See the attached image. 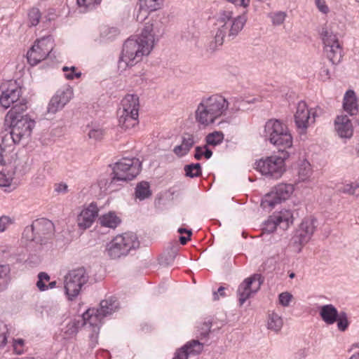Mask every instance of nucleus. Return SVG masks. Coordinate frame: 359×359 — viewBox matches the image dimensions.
Segmentation results:
<instances>
[{
    "mask_svg": "<svg viewBox=\"0 0 359 359\" xmlns=\"http://www.w3.org/2000/svg\"><path fill=\"white\" fill-rule=\"evenodd\" d=\"M157 24L146 23L139 36L128 39L123 46L122 54L119 61L120 65L133 66L142 60L143 56L148 55L155 43L154 27Z\"/></svg>",
    "mask_w": 359,
    "mask_h": 359,
    "instance_id": "obj_1",
    "label": "nucleus"
},
{
    "mask_svg": "<svg viewBox=\"0 0 359 359\" xmlns=\"http://www.w3.org/2000/svg\"><path fill=\"white\" fill-rule=\"evenodd\" d=\"M247 20L246 11L236 17L229 9L220 11L215 23L214 39L210 42L208 50L212 53L223 44L225 39L229 41L234 39L242 31Z\"/></svg>",
    "mask_w": 359,
    "mask_h": 359,
    "instance_id": "obj_2",
    "label": "nucleus"
},
{
    "mask_svg": "<svg viewBox=\"0 0 359 359\" xmlns=\"http://www.w3.org/2000/svg\"><path fill=\"white\" fill-rule=\"evenodd\" d=\"M54 234L53 223L49 219L41 218L36 219L25 228L22 238L27 241V248L29 252L38 254L51 248Z\"/></svg>",
    "mask_w": 359,
    "mask_h": 359,
    "instance_id": "obj_3",
    "label": "nucleus"
},
{
    "mask_svg": "<svg viewBox=\"0 0 359 359\" xmlns=\"http://www.w3.org/2000/svg\"><path fill=\"white\" fill-rule=\"evenodd\" d=\"M228 108L229 102L222 95L214 94L204 96L197 105L194 114L195 120L198 125L208 127L224 116Z\"/></svg>",
    "mask_w": 359,
    "mask_h": 359,
    "instance_id": "obj_4",
    "label": "nucleus"
},
{
    "mask_svg": "<svg viewBox=\"0 0 359 359\" xmlns=\"http://www.w3.org/2000/svg\"><path fill=\"white\" fill-rule=\"evenodd\" d=\"M27 108L25 103L16 104L6 116V121L9 123L13 135L20 144L28 142L35 126V121L27 114H23Z\"/></svg>",
    "mask_w": 359,
    "mask_h": 359,
    "instance_id": "obj_5",
    "label": "nucleus"
},
{
    "mask_svg": "<svg viewBox=\"0 0 359 359\" xmlns=\"http://www.w3.org/2000/svg\"><path fill=\"white\" fill-rule=\"evenodd\" d=\"M264 136L273 145L283 149L292 146V137L286 125L277 119L269 120L264 126Z\"/></svg>",
    "mask_w": 359,
    "mask_h": 359,
    "instance_id": "obj_6",
    "label": "nucleus"
},
{
    "mask_svg": "<svg viewBox=\"0 0 359 359\" xmlns=\"http://www.w3.org/2000/svg\"><path fill=\"white\" fill-rule=\"evenodd\" d=\"M141 162L136 158H123L113 168L114 177L109 187L113 188L118 182H126L133 180L140 172Z\"/></svg>",
    "mask_w": 359,
    "mask_h": 359,
    "instance_id": "obj_7",
    "label": "nucleus"
},
{
    "mask_svg": "<svg viewBox=\"0 0 359 359\" xmlns=\"http://www.w3.org/2000/svg\"><path fill=\"white\" fill-rule=\"evenodd\" d=\"M140 242L135 234L125 233L116 236L107 246V252L111 259L127 255L133 249L139 247Z\"/></svg>",
    "mask_w": 359,
    "mask_h": 359,
    "instance_id": "obj_8",
    "label": "nucleus"
},
{
    "mask_svg": "<svg viewBox=\"0 0 359 359\" xmlns=\"http://www.w3.org/2000/svg\"><path fill=\"white\" fill-rule=\"evenodd\" d=\"M287 156V153H285L283 156H271L261 158L256 161L255 169L263 175L278 179L281 177L285 170V158Z\"/></svg>",
    "mask_w": 359,
    "mask_h": 359,
    "instance_id": "obj_9",
    "label": "nucleus"
},
{
    "mask_svg": "<svg viewBox=\"0 0 359 359\" xmlns=\"http://www.w3.org/2000/svg\"><path fill=\"white\" fill-rule=\"evenodd\" d=\"M88 276L83 267H80L70 271L65 276V294L70 300L76 297L82 287L88 282Z\"/></svg>",
    "mask_w": 359,
    "mask_h": 359,
    "instance_id": "obj_10",
    "label": "nucleus"
},
{
    "mask_svg": "<svg viewBox=\"0 0 359 359\" xmlns=\"http://www.w3.org/2000/svg\"><path fill=\"white\" fill-rule=\"evenodd\" d=\"M320 34L327 57L333 65L339 63L342 58V48L337 35L327 28H323Z\"/></svg>",
    "mask_w": 359,
    "mask_h": 359,
    "instance_id": "obj_11",
    "label": "nucleus"
},
{
    "mask_svg": "<svg viewBox=\"0 0 359 359\" xmlns=\"http://www.w3.org/2000/svg\"><path fill=\"white\" fill-rule=\"evenodd\" d=\"M53 50V41L50 36L37 40L27 53L29 64L36 65L49 56Z\"/></svg>",
    "mask_w": 359,
    "mask_h": 359,
    "instance_id": "obj_12",
    "label": "nucleus"
},
{
    "mask_svg": "<svg viewBox=\"0 0 359 359\" xmlns=\"http://www.w3.org/2000/svg\"><path fill=\"white\" fill-rule=\"evenodd\" d=\"M294 191V187L290 184H279L267 194L262 201L263 208H273L276 204L287 200Z\"/></svg>",
    "mask_w": 359,
    "mask_h": 359,
    "instance_id": "obj_13",
    "label": "nucleus"
},
{
    "mask_svg": "<svg viewBox=\"0 0 359 359\" xmlns=\"http://www.w3.org/2000/svg\"><path fill=\"white\" fill-rule=\"evenodd\" d=\"M263 283L262 276L255 273L245 278L238 286L237 295L240 305L242 306L252 295L257 292Z\"/></svg>",
    "mask_w": 359,
    "mask_h": 359,
    "instance_id": "obj_14",
    "label": "nucleus"
},
{
    "mask_svg": "<svg viewBox=\"0 0 359 359\" xmlns=\"http://www.w3.org/2000/svg\"><path fill=\"white\" fill-rule=\"evenodd\" d=\"M292 222V214L289 210L280 211L277 214L270 216L263 224L262 231L264 233L273 232L278 226L285 230L288 228L290 223Z\"/></svg>",
    "mask_w": 359,
    "mask_h": 359,
    "instance_id": "obj_15",
    "label": "nucleus"
},
{
    "mask_svg": "<svg viewBox=\"0 0 359 359\" xmlns=\"http://www.w3.org/2000/svg\"><path fill=\"white\" fill-rule=\"evenodd\" d=\"M296 127L301 135L306 134L307 128L315 122V114L308 109L305 102L300 101L294 114Z\"/></svg>",
    "mask_w": 359,
    "mask_h": 359,
    "instance_id": "obj_16",
    "label": "nucleus"
},
{
    "mask_svg": "<svg viewBox=\"0 0 359 359\" xmlns=\"http://www.w3.org/2000/svg\"><path fill=\"white\" fill-rule=\"evenodd\" d=\"M20 97L21 88L15 81H10L8 88L2 90L0 104L5 109H8L11 105H13V108L16 104L20 103H25L27 105L25 100L24 99L20 100Z\"/></svg>",
    "mask_w": 359,
    "mask_h": 359,
    "instance_id": "obj_17",
    "label": "nucleus"
},
{
    "mask_svg": "<svg viewBox=\"0 0 359 359\" xmlns=\"http://www.w3.org/2000/svg\"><path fill=\"white\" fill-rule=\"evenodd\" d=\"M316 219L313 217L304 219L293 237L294 242L301 245L307 243L316 231Z\"/></svg>",
    "mask_w": 359,
    "mask_h": 359,
    "instance_id": "obj_18",
    "label": "nucleus"
},
{
    "mask_svg": "<svg viewBox=\"0 0 359 359\" xmlns=\"http://www.w3.org/2000/svg\"><path fill=\"white\" fill-rule=\"evenodd\" d=\"M72 97L73 90L72 88L68 86L59 89L49 102L48 112L55 114L61 110L70 101Z\"/></svg>",
    "mask_w": 359,
    "mask_h": 359,
    "instance_id": "obj_19",
    "label": "nucleus"
},
{
    "mask_svg": "<svg viewBox=\"0 0 359 359\" xmlns=\"http://www.w3.org/2000/svg\"><path fill=\"white\" fill-rule=\"evenodd\" d=\"M13 170H8L7 173L0 172V187L4 188V191L11 192L17 188V184L13 182V175L15 173L23 175L25 172V163L20 160L15 161Z\"/></svg>",
    "mask_w": 359,
    "mask_h": 359,
    "instance_id": "obj_20",
    "label": "nucleus"
},
{
    "mask_svg": "<svg viewBox=\"0 0 359 359\" xmlns=\"http://www.w3.org/2000/svg\"><path fill=\"white\" fill-rule=\"evenodd\" d=\"M203 349V344L202 343L198 340H191L177 349L172 359H196Z\"/></svg>",
    "mask_w": 359,
    "mask_h": 359,
    "instance_id": "obj_21",
    "label": "nucleus"
},
{
    "mask_svg": "<svg viewBox=\"0 0 359 359\" xmlns=\"http://www.w3.org/2000/svg\"><path fill=\"white\" fill-rule=\"evenodd\" d=\"M98 210L97 205L94 203H91L87 208H84L77 217L79 226L83 229L89 228L97 217Z\"/></svg>",
    "mask_w": 359,
    "mask_h": 359,
    "instance_id": "obj_22",
    "label": "nucleus"
},
{
    "mask_svg": "<svg viewBox=\"0 0 359 359\" xmlns=\"http://www.w3.org/2000/svg\"><path fill=\"white\" fill-rule=\"evenodd\" d=\"M118 308L119 304L117 299L114 297H110L109 299L102 300L100 302V308L97 309H94V320L100 322L104 317L112 314L116 311Z\"/></svg>",
    "mask_w": 359,
    "mask_h": 359,
    "instance_id": "obj_23",
    "label": "nucleus"
},
{
    "mask_svg": "<svg viewBox=\"0 0 359 359\" xmlns=\"http://www.w3.org/2000/svg\"><path fill=\"white\" fill-rule=\"evenodd\" d=\"M93 313H95L94 308L89 309L83 314L81 319L74 320L69 322L67 325L65 333L68 335H74L78 332L81 327L84 326L87 327L88 324L92 325L94 318Z\"/></svg>",
    "mask_w": 359,
    "mask_h": 359,
    "instance_id": "obj_24",
    "label": "nucleus"
},
{
    "mask_svg": "<svg viewBox=\"0 0 359 359\" xmlns=\"http://www.w3.org/2000/svg\"><path fill=\"white\" fill-rule=\"evenodd\" d=\"M335 130L341 137L349 138L353 135V126L346 115L338 116L334 121Z\"/></svg>",
    "mask_w": 359,
    "mask_h": 359,
    "instance_id": "obj_25",
    "label": "nucleus"
},
{
    "mask_svg": "<svg viewBox=\"0 0 359 359\" xmlns=\"http://www.w3.org/2000/svg\"><path fill=\"white\" fill-rule=\"evenodd\" d=\"M196 143V137L190 133H184L182 137V143L174 147L173 152L179 157L187 155Z\"/></svg>",
    "mask_w": 359,
    "mask_h": 359,
    "instance_id": "obj_26",
    "label": "nucleus"
},
{
    "mask_svg": "<svg viewBox=\"0 0 359 359\" xmlns=\"http://www.w3.org/2000/svg\"><path fill=\"white\" fill-rule=\"evenodd\" d=\"M121 107L118 109L126 113L139 114L140 101L139 97L134 94L126 95L121 100Z\"/></svg>",
    "mask_w": 359,
    "mask_h": 359,
    "instance_id": "obj_27",
    "label": "nucleus"
},
{
    "mask_svg": "<svg viewBox=\"0 0 359 359\" xmlns=\"http://www.w3.org/2000/svg\"><path fill=\"white\" fill-rule=\"evenodd\" d=\"M118 126L124 130H127L134 128L139 123V114L126 113L125 111H118Z\"/></svg>",
    "mask_w": 359,
    "mask_h": 359,
    "instance_id": "obj_28",
    "label": "nucleus"
},
{
    "mask_svg": "<svg viewBox=\"0 0 359 359\" xmlns=\"http://www.w3.org/2000/svg\"><path fill=\"white\" fill-rule=\"evenodd\" d=\"M319 314L327 325H333L337 320L339 313L332 304H326L320 307Z\"/></svg>",
    "mask_w": 359,
    "mask_h": 359,
    "instance_id": "obj_29",
    "label": "nucleus"
},
{
    "mask_svg": "<svg viewBox=\"0 0 359 359\" xmlns=\"http://www.w3.org/2000/svg\"><path fill=\"white\" fill-rule=\"evenodd\" d=\"M343 108L351 116L358 113L357 97L353 90H348L346 92L343 100Z\"/></svg>",
    "mask_w": 359,
    "mask_h": 359,
    "instance_id": "obj_30",
    "label": "nucleus"
},
{
    "mask_svg": "<svg viewBox=\"0 0 359 359\" xmlns=\"http://www.w3.org/2000/svg\"><path fill=\"white\" fill-rule=\"evenodd\" d=\"M99 222L102 226L115 229L121 223V219L115 212H109L101 216Z\"/></svg>",
    "mask_w": 359,
    "mask_h": 359,
    "instance_id": "obj_31",
    "label": "nucleus"
},
{
    "mask_svg": "<svg viewBox=\"0 0 359 359\" xmlns=\"http://www.w3.org/2000/svg\"><path fill=\"white\" fill-rule=\"evenodd\" d=\"M17 140L13 135V132L10 129L9 131L5 130L0 135V149L7 150L12 147L14 144H19Z\"/></svg>",
    "mask_w": 359,
    "mask_h": 359,
    "instance_id": "obj_32",
    "label": "nucleus"
},
{
    "mask_svg": "<svg viewBox=\"0 0 359 359\" xmlns=\"http://www.w3.org/2000/svg\"><path fill=\"white\" fill-rule=\"evenodd\" d=\"M297 174L299 181L305 182L309 180L312 175V169L308 161L302 160L299 163Z\"/></svg>",
    "mask_w": 359,
    "mask_h": 359,
    "instance_id": "obj_33",
    "label": "nucleus"
},
{
    "mask_svg": "<svg viewBox=\"0 0 359 359\" xmlns=\"http://www.w3.org/2000/svg\"><path fill=\"white\" fill-rule=\"evenodd\" d=\"M151 195L150 187L148 182H141L138 183L135 188V198L140 201H143Z\"/></svg>",
    "mask_w": 359,
    "mask_h": 359,
    "instance_id": "obj_34",
    "label": "nucleus"
},
{
    "mask_svg": "<svg viewBox=\"0 0 359 359\" xmlns=\"http://www.w3.org/2000/svg\"><path fill=\"white\" fill-rule=\"evenodd\" d=\"M283 325V319L279 315L274 312L269 314L267 322L268 329L273 332H278L282 328Z\"/></svg>",
    "mask_w": 359,
    "mask_h": 359,
    "instance_id": "obj_35",
    "label": "nucleus"
},
{
    "mask_svg": "<svg viewBox=\"0 0 359 359\" xmlns=\"http://www.w3.org/2000/svg\"><path fill=\"white\" fill-rule=\"evenodd\" d=\"M10 267L8 265H0V290H4L10 280Z\"/></svg>",
    "mask_w": 359,
    "mask_h": 359,
    "instance_id": "obj_36",
    "label": "nucleus"
},
{
    "mask_svg": "<svg viewBox=\"0 0 359 359\" xmlns=\"http://www.w3.org/2000/svg\"><path fill=\"white\" fill-rule=\"evenodd\" d=\"M224 137L222 132L215 131L206 136L205 141L208 145L217 146L223 142Z\"/></svg>",
    "mask_w": 359,
    "mask_h": 359,
    "instance_id": "obj_37",
    "label": "nucleus"
},
{
    "mask_svg": "<svg viewBox=\"0 0 359 359\" xmlns=\"http://www.w3.org/2000/svg\"><path fill=\"white\" fill-rule=\"evenodd\" d=\"M185 175L191 178L199 177L202 174L200 163L186 165L184 168Z\"/></svg>",
    "mask_w": 359,
    "mask_h": 359,
    "instance_id": "obj_38",
    "label": "nucleus"
},
{
    "mask_svg": "<svg viewBox=\"0 0 359 359\" xmlns=\"http://www.w3.org/2000/svg\"><path fill=\"white\" fill-rule=\"evenodd\" d=\"M98 321L93 319V323L92 325L88 324L86 328L90 329L91 334L89 335L90 345L95 346L97 344L98 334L100 332V327L98 325Z\"/></svg>",
    "mask_w": 359,
    "mask_h": 359,
    "instance_id": "obj_39",
    "label": "nucleus"
},
{
    "mask_svg": "<svg viewBox=\"0 0 359 359\" xmlns=\"http://www.w3.org/2000/svg\"><path fill=\"white\" fill-rule=\"evenodd\" d=\"M104 135V131L102 128L98 126H93L89 128L88 136L89 139L93 141L101 140Z\"/></svg>",
    "mask_w": 359,
    "mask_h": 359,
    "instance_id": "obj_40",
    "label": "nucleus"
},
{
    "mask_svg": "<svg viewBox=\"0 0 359 359\" xmlns=\"http://www.w3.org/2000/svg\"><path fill=\"white\" fill-rule=\"evenodd\" d=\"M164 0H141L142 6L145 7L149 11H155L163 5Z\"/></svg>",
    "mask_w": 359,
    "mask_h": 359,
    "instance_id": "obj_41",
    "label": "nucleus"
},
{
    "mask_svg": "<svg viewBox=\"0 0 359 359\" xmlns=\"http://www.w3.org/2000/svg\"><path fill=\"white\" fill-rule=\"evenodd\" d=\"M212 155V151L208 149L206 146L196 147L195 148L194 158L196 160H201L203 156L206 159H209Z\"/></svg>",
    "mask_w": 359,
    "mask_h": 359,
    "instance_id": "obj_42",
    "label": "nucleus"
},
{
    "mask_svg": "<svg viewBox=\"0 0 359 359\" xmlns=\"http://www.w3.org/2000/svg\"><path fill=\"white\" fill-rule=\"evenodd\" d=\"M28 19L30 26H36L41 19V13L36 8H32L28 13Z\"/></svg>",
    "mask_w": 359,
    "mask_h": 359,
    "instance_id": "obj_43",
    "label": "nucleus"
},
{
    "mask_svg": "<svg viewBox=\"0 0 359 359\" xmlns=\"http://www.w3.org/2000/svg\"><path fill=\"white\" fill-rule=\"evenodd\" d=\"M337 323L338 330L341 332H344L348 328L349 325L347 314L345 312L339 313Z\"/></svg>",
    "mask_w": 359,
    "mask_h": 359,
    "instance_id": "obj_44",
    "label": "nucleus"
},
{
    "mask_svg": "<svg viewBox=\"0 0 359 359\" xmlns=\"http://www.w3.org/2000/svg\"><path fill=\"white\" fill-rule=\"evenodd\" d=\"M39 280L36 286L40 291H45L48 287L45 284V281H49L50 276L45 272H40L38 275Z\"/></svg>",
    "mask_w": 359,
    "mask_h": 359,
    "instance_id": "obj_45",
    "label": "nucleus"
},
{
    "mask_svg": "<svg viewBox=\"0 0 359 359\" xmlns=\"http://www.w3.org/2000/svg\"><path fill=\"white\" fill-rule=\"evenodd\" d=\"M359 188V186L353 184H347L341 186L339 188V191L343 194H347L349 195H355L356 194V190Z\"/></svg>",
    "mask_w": 359,
    "mask_h": 359,
    "instance_id": "obj_46",
    "label": "nucleus"
},
{
    "mask_svg": "<svg viewBox=\"0 0 359 359\" xmlns=\"http://www.w3.org/2000/svg\"><path fill=\"white\" fill-rule=\"evenodd\" d=\"M102 0H77V4L80 7H84L88 9H92L95 6L100 4Z\"/></svg>",
    "mask_w": 359,
    "mask_h": 359,
    "instance_id": "obj_47",
    "label": "nucleus"
},
{
    "mask_svg": "<svg viewBox=\"0 0 359 359\" xmlns=\"http://www.w3.org/2000/svg\"><path fill=\"white\" fill-rule=\"evenodd\" d=\"M212 323L210 321H205L203 323L200 327H198V332L202 338L206 337L208 336L210 332Z\"/></svg>",
    "mask_w": 359,
    "mask_h": 359,
    "instance_id": "obj_48",
    "label": "nucleus"
},
{
    "mask_svg": "<svg viewBox=\"0 0 359 359\" xmlns=\"http://www.w3.org/2000/svg\"><path fill=\"white\" fill-rule=\"evenodd\" d=\"M8 327L6 324L0 323V348L7 342Z\"/></svg>",
    "mask_w": 359,
    "mask_h": 359,
    "instance_id": "obj_49",
    "label": "nucleus"
},
{
    "mask_svg": "<svg viewBox=\"0 0 359 359\" xmlns=\"http://www.w3.org/2000/svg\"><path fill=\"white\" fill-rule=\"evenodd\" d=\"M292 299V295L287 292H282L279 294V303L283 306H288Z\"/></svg>",
    "mask_w": 359,
    "mask_h": 359,
    "instance_id": "obj_50",
    "label": "nucleus"
},
{
    "mask_svg": "<svg viewBox=\"0 0 359 359\" xmlns=\"http://www.w3.org/2000/svg\"><path fill=\"white\" fill-rule=\"evenodd\" d=\"M24 344L25 341L22 339H18L13 340V350L14 352L18 355H21L24 352Z\"/></svg>",
    "mask_w": 359,
    "mask_h": 359,
    "instance_id": "obj_51",
    "label": "nucleus"
},
{
    "mask_svg": "<svg viewBox=\"0 0 359 359\" xmlns=\"http://www.w3.org/2000/svg\"><path fill=\"white\" fill-rule=\"evenodd\" d=\"M13 220L8 216H1L0 217V232H4L6 230L8 226L12 224Z\"/></svg>",
    "mask_w": 359,
    "mask_h": 359,
    "instance_id": "obj_52",
    "label": "nucleus"
},
{
    "mask_svg": "<svg viewBox=\"0 0 359 359\" xmlns=\"http://www.w3.org/2000/svg\"><path fill=\"white\" fill-rule=\"evenodd\" d=\"M315 5L318 10L323 14L327 15L330 12V8L325 0H315Z\"/></svg>",
    "mask_w": 359,
    "mask_h": 359,
    "instance_id": "obj_53",
    "label": "nucleus"
},
{
    "mask_svg": "<svg viewBox=\"0 0 359 359\" xmlns=\"http://www.w3.org/2000/svg\"><path fill=\"white\" fill-rule=\"evenodd\" d=\"M286 14L284 12H278L272 16V22L275 25H280L283 23L285 20Z\"/></svg>",
    "mask_w": 359,
    "mask_h": 359,
    "instance_id": "obj_54",
    "label": "nucleus"
},
{
    "mask_svg": "<svg viewBox=\"0 0 359 359\" xmlns=\"http://www.w3.org/2000/svg\"><path fill=\"white\" fill-rule=\"evenodd\" d=\"M62 70H63V72H65L69 70H71L70 73L65 74V77L69 80L74 79V78H79L81 75V74L80 72L75 73V74L73 73L75 71L74 67H72L71 68H69L68 67H64L62 68Z\"/></svg>",
    "mask_w": 359,
    "mask_h": 359,
    "instance_id": "obj_55",
    "label": "nucleus"
},
{
    "mask_svg": "<svg viewBox=\"0 0 359 359\" xmlns=\"http://www.w3.org/2000/svg\"><path fill=\"white\" fill-rule=\"evenodd\" d=\"M55 191L58 194H66L68 192V186L65 183L56 184Z\"/></svg>",
    "mask_w": 359,
    "mask_h": 359,
    "instance_id": "obj_56",
    "label": "nucleus"
},
{
    "mask_svg": "<svg viewBox=\"0 0 359 359\" xmlns=\"http://www.w3.org/2000/svg\"><path fill=\"white\" fill-rule=\"evenodd\" d=\"M225 287L221 286L218 288L217 292H213V300L217 301L219 299L220 297H225Z\"/></svg>",
    "mask_w": 359,
    "mask_h": 359,
    "instance_id": "obj_57",
    "label": "nucleus"
},
{
    "mask_svg": "<svg viewBox=\"0 0 359 359\" xmlns=\"http://www.w3.org/2000/svg\"><path fill=\"white\" fill-rule=\"evenodd\" d=\"M307 355L306 349H300L294 355L293 359H305Z\"/></svg>",
    "mask_w": 359,
    "mask_h": 359,
    "instance_id": "obj_58",
    "label": "nucleus"
},
{
    "mask_svg": "<svg viewBox=\"0 0 359 359\" xmlns=\"http://www.w3.org/2000/svg\"><path fill=\"white\" fill-rule=\"evenodd\" d=\"M320 76L323 79H327L330 78V71L327 68L323 67L320 71Z\"/></svg>",
    "mask_w": 359,
    "mask_h": 359,
    "instance_id": "obj_59",
    "label": "nucleus"
},
{
    "mask_svg": "<svg viewBox=\"0 0 359 359\" xmlns=\"http://www.w3.org/2000/svg\"><path fill=\"white\" fill-rule=\"evenodd\" d=\"M191 236L185 237V236H180V242L182 245H185L187 242L191 239Z\"/></svg>",
    "mask_w": 359,
    "mask_h": 359,
    "instance_id": "obj_60",
    "label": "nucleus"
},
{
    "mask_svg": "<svg viewBox=\"0 0 359 359\" xmlns=\"http://www.w3.org/2000/svg\"><path fill=\"white\" fill-rule=\"evenodd\" d=\"M178 232L180 233H186L189 235V236H191V230H189V229H184V228H180L178 229Z\"/></svg>",
    "mask_w": 359,
    "mask_h": 359,
    "instance_id": "obj_61",
    "label": "nucleus"
},
{
    "mask_svg": "<svg viewBox=\"0 0 359 359\" xmlns=\"http://www.w3.org/2000/svg\"><path fill=\"white\" fill-rule=\"evenodd\" d=\"M6 152V150L0 149V164L3 165L4 163V153Z\"/></svg>",
    "mask_w": 359,
    "mask_h": 359,
    "instance_id": "obj_62",
    "label": "nucleus"
},
{
    "mask_svg": "<svg viewBox=\"0 0 359 359\" xmlns=\"http://www.w3.org/2000/svg\"><path fill=\"white\" fill-rule=\"evenodd\" d=\"M56 284H57L56 281H52V282L49 283L48 285H47V286L48 287V288L52 289L56 286Z\"/></svg>",
    "mask_w": 359,
    "mask_h": 359,
    "instance_id": "obj_63",
    "label": "nucleus"
},
{
    "mask_svg": "<svg viewBox=\"0 0 359 359\" xmlns=\"http://www.w3.org/2000/svg\"><path fill=\"white\" fill-rule=\"evenodd\" d=\"M349 359H359V352L353 354Z\"/></svg>",
    "mask_w": 359,
    "mask_h": 359,
    "instance_id": "obj_64",
    "label": "nucleus"
}]
</instances>
